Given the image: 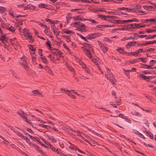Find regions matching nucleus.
Segmentation results:
<instances>
[{
    "label": "nucleus",
    "instance_id": "obj_1",
    "mask_svg": "<svg viewBox=\"0 0 156 156\" xmlns=\"http://www.w3.org/2000/svg\"><path fill=\"white\" fill-rule=\"evenodd\" d=\"M74 27L78 29V30L80 31L81 32L85 31L86 29L85 25L80 22H76L74 23Z\"/></svg>",
    "mask_w": 156,
    "mask_h": 156
},
{
    "label": "nucleus",
    "instance_id": "obj_2",
    "mask_svg": "<svg viewBox=\"0 0 156 156\" xmlns=\"http://www.w3.org/2000/svg\"><path fill=\"white\" fill-rule=\"evenodd\" d=\"M110 78L108 79V78L107 77V79L108 80L113 84L116 85L117 80L115 79L114 75L113 73H111L110 74Z\"/></svg>",
    "mask_w": 156,
    "mask_h": 156
},
{
    "label": "nucleus",
    "instance_id": "obj_3",
    "mask_svg": "<svg viewBox=\"0 0 156 156\" xmlns=\"http://www.w3.org/2000/svg\"><path fill=\"white\" fill-rule=\"evenodd\" d=\"M71 18H73V19L75 20H81L82 21H84L87 20L86 19L83 18H82V16L81 15H80L77 16H70V19H71Z\"/></svg>",
    "mask_w": 156,
    "mask_h": 156
},
{
    "label": "nucleus",
    "instance_id": "obj_4",
    "mask_svg": "<svg viewBox=\"0 0 156 156\" xmlns=\"http://www.w3.org/2000/svg\"><path fill=\"white\" fill-rule=\"evenodd\" d=\"M0 40L2 41L5 45H6V43L7 42V41L5 35H2L1 36H0Z\"/></svg>",
    "mask_w": 156,
    "mask_h": 156
},
{
    "label": "nucleus",
    "instance_id": "obj_5",
    "mask_svg": "<svg viewBox=\"0 0 156 156\" xmlns=\"http://www.w3.org/2000/svg\"><path fill=\"white\" fill-rule=\"evenodd\" d=\"M133 29H137L140 28L144 27L145 26V25H142L141 24H133Z\"/></svg>",
    "mask_w": 156,
    "mask_h": 156
},
{
    "label": "nucleus",
    "instance_id": "obj_6",
    "mask_svg": "<svg viewBox=\"0 0 156 156\" xmlns=\"http://www.w3.org/2000/svg\"><path fill=\"white\" fill-rule=\"evenodd\" d=\"M136 41H134V42L132 41L129 42L126 44V47L127 49H129L131 46H135V44L133 45L132 44H136Z\"/></svg>",
    "mask_w": 156,
    "mask_h": 156
},
{
    "label": "nucleus",
    "instance_id": "obj_7",
    "mask_svg": "<svg viewBox=\"0 0 156 156\" xmlns=\"http://www.w3.org/2000/svg\"><path fill=\"white\" fill-rule=\"evenodd\" d=\"M117 9L118 10H129V12H133V10L132 9L129 8H126V7H119Z\"/></svg>",
    "mask_w": 156,
    "mask_h": 156
},
{
    "label": "nucleus",
    "instance_id": "obj_8",
    "mask_svg": "<svg viewBox=\"0 0 156 156\" xmlns=\"http://www.w3.org/2000/svg\"><path fill=\"white\" fill-rule=\"evenodd\" d=\"M25 34L26 37H28L30 39V42L32 43L34 41V40L32 38V36L30 35V33L27 32V33H26Z\"/></svg>",
    "mask_w": 156,
    "mask_h": 156
},
{
    "label": "nucleus",
    "instance_id": "obj_9",
    "mask_svg": "<svg viewBox=\"0 0 156 156\" xmlns=\"http://www.w3.org/2000/svg\"><path fill=\"white\" fill-rule=\"evenodd\" d=\"M123 22H132L133 21L138 22L139 21V20L138 19L136 18H134L133 19L131 20H123Z\"/></svg>",
    "mask_w": 156,
    "mask_h": 156
},
{
    "label": "nucleus",
    "instance_id": "obj_10",
    "mask_svg": "<svg viewBox=\"0 0 156 156\" xmlns=\"http://www.w3.org/2000/svg\"><path fill=\"white\" fill-rule=\"evenodd\" d=\"M98 17L102 20H106L107 18H110L111 16H105L102 15H98Z\"/></svg>",
    "mask_w": 156,
    "mask_h": 156
},
{
    "label": "nucleus",
    "instance_id": "obj_11",
    "mask_svg": "<svg viewBox=\"0 0 156 156\" xmlns=\"http://www.w3.org/2000/svg\"><path fill=\"white\" fill-rule=\"evenodd\" d=\"M151 66L147 65L145 64H143L141 65V68L147 69H153V68H152L151 67Z\"/></svg>",
    "mask_w": 156,
    "mask_h": 156
},
{
    "label": "nucleus",
    "instance_id": "obj_12",
    "mask_svg": "<svg viewBox=\"0 0 156 156\" xmlns=\"http://www.w3.org/2000/svg\"><path fill=\"white\" fill-rule=\"evenodd\" d=\"M143 50L142 49H140L136 51L133 52V55L137 56L138 55V54H139L140 52H143Z\"/></svg>",
    "mask_w": 156,
    "mask_h": 156
},
{
    "label": "nucleus",
    "instance_id": "obj_13",
    "mask_svg": "<svg viewBox=\"0 0 156 156\" xmlns=\"http://www.w3.org/2000/svg\"><path fill=\"white\" fill-rule=\"evenodd\" d=\"M30 47H29V49L30 50L32 51H34V52L32 53H31V52L30 51V53L31 54H35V49L34 48V45L31 44H30L29 45Z\"/></svg>",
    "mask_w": 156,
    "mask_h": 156
},
{
    "label": "nucleus",
    "instance_id": "obj_14",
    "mask_svg": "<svg viewBox=\"0 0 156 156\" xmlns=\"http://www.w3.org/2000/svg\"><path fill=\"white\" fill-rule=\"evenodd\" d=\"M85 50L87 52V54L88 57H89L90 58H92V55L91 53L90 52V50H88V49L85 48Z\"/></svg>",
    "mask_w": 156,
    "mask_h": 156
},
{
    "label": "nucleus",
    "instance_id": "obj_15",
    "mask_svg": "<svg viewBox=\"0 0 156 156\" xmlns=\"http://www.w3.org/2000/svg\"><path fill=\"white\" fill-rule=\"evenodd\" d=\"M6 29L12 32H14L15 31V28L12 26H11L10 27H7Z\"/></svg>",
    "mask_w": 156,
    "mask_h": 156
},
{
    "label": "nucleus",
    "instance_id": "obj_16",
    "mask_svg": "<svg viewBox=\"0 0 156 156\" xmlns=\"http://www.w3.org/2000/svg\"><path fill=\"white\" fill-rule=\"evenodd\" d=\"M92 39H94L98 36L99 34L98 33H95L90 34Z\"/></svg>",
    "mask_w": 156,
    "mask_h": 156
},
{
    "label": "nucleus",
    "instance_id": "obj_17",
    "mask_svg": "<svg viewBox=\"0 0 156 156\" xmlns=\"http://www.w3.org/2000/svg\"><path fill=\"white\" fill-rule=\"evenodd\" d=\"M144 8L146 9H147L149 10H151V9L153 8L152 5H145L144 6Z\"/></svg>",
    "mask_w": 156,
    "mask_h": 156
},
{
    "label": "nucleus",
    "instance_id": "obj_18",
    "mask_svg": "<svg viewBox=\"0 0 156 156\" xmlns=\"http://www.w3.org/2000/svg\"><path fill=\"white\" fill-rule=\"evenodd\" d=\"M147 135L148 136H149L151 139L153 138V134L149 131H146Z\"/></svg>",
    "mask_w": 156,
    "mask_h": 156
},
{
    "label": "nucleus",
    "instance_id": "obj_19",
    "mask_svg": "<svg viewBox=\"0 0 156 156\" xmlns=\"http://www.w3.org/2000/svg\"><path fill=\"white\" fill-rule=\"evenodd\" d=\"M133 24H129L126 26V30H129V29H131L132 28L133 29Z\"/></svg>",
    "mask_w": 156,
    "mask_h": 156
},
{
    "label": "nucleus",
    "instance_id": "obj_20",
    "mask_svg": "<svg viewBox=\"0 0 156 156\" xmlns=\"http://www.w3.org/2000/svg\"><path fill=\"white\" fill-rule=\"evenodd\" d=\"M83 45L84 46V47H85L88 48H89L91 49H93L92 48L91 45L90 44H89L87 43H84Z\"/></svg>",
    "mask_w": 156,
    "mask_h": 156
},
{
    "label": "nucleus",
    "instance_id": "obj_21",
    "mask_svg": "<svg viewBox=\"0 0 156 156\" xmlns=\"http://www.w3.org/2000/svg\"><path fill=\"white\" fill-rule=\"evenodd\" d=\"M51 27V28L52 29V30L54 32V33L55 34L56 33V32L58 31V28H56V27L55 26H54L53 25H52Z\"/></svg>",
    "mask_w": 156,
    "mask_h": 156
},
{
    "label": "nucleus",
    "instance_id": "obj_22",
    "mask_svg": "<svg viewBox=\"0 0 156 156\" xmlns=\"http://www.w3.org/2000/svg\"><path fill=\"white\" fill-rule=\"evenodd\" d=\"M139 59H141V61L143 60V58H140L136 59L133 60L131 62V63L132 64H134L136 62H139Z\"/></svg>",
    "mask_w": 156,
    "mask_h": 156
},
{
    "label": "nucleus",
    "instance_id": "obj_23",
    "mask_svg": "<svg viewBox=\"0 0 156 156\" xmlns=\"http://www.w3.org/2000/svg\"><path fill=\"white\" fill-rule=\"evenodd\" d=\"M48 137L49 140H51L54 143L56 142L57 141L56 140L53 136H51L48 135Z\"/></svg>",
    "mask_w": 156,
    "mask_h": 156
},
{
    "label": "nucleus",
    "instance_id": "obj_24",
    "mask_svg": "<svg viewBox=\"0 0 156 156\" xmlns=\"http://www.w3.org/2000/svg\"><path fill=\"white\" fill-rule=\"evenodd\" d=\"M6 11L5 8L0 6V12L1 13L4 12Z\"/></svg>",
    "mask_w": 156,
    "mask_h": 156
},
{
    "label": "nucleus",
    "instance_id": "obj_25",
    "mask_svg": "<svg viewBox=\"0 0 156 156\" xmlns=\"http://www.w3.org/2000/svg\"><path fill=\"white\" fill-rule=\"evenodd\" d=\"M66 129H69V130L71 131L72 132H73L76 133L78 134V133H80V132L79 131H78V130L76 131V130H74L73 129H72V128H71V127H70L69 126H67Z\"/></svg>",
    "mask_w": 156,
    "mask_h": 156
},
{
    "label": "nucleus",
    "instance_id": "obj_26",
    "mask_svg": "<svg viewBox=\"0 0 156 156\" xmlns=\"http://www.w3.org/2000/svg\"><path fill=\"white\" fill-rule=\"evenodd\" d=\"M101 48H102V50L104 53H105L108 51V48L106 47L104 45Z\"/></svg>",
    "mask_w": 156,
    "mask_h": 156
},
{
    "label": "nucleus",
    "instance_id": "obj_27",
    "mask_svg": "<svg viewBox=\"0 0 156 156\" xmlns=\"http://www.w3.org/2000/svg\"><path fill=\"white\" fill-rule=\"evenodd\" d=\"M46 44L48 47L49 49L50 50H52L51 49V44H50V41H49L48 42H46Z\"/></svg>",
    "mask_w": 156,
    "mask_h": 156
},
{
    "label": "nucleus",
    "instance_id": "obj_28",
    "mask_svg": "<svg viewBox=\"0 0 156 156\" xmlns=\"http://www.w3.org/2000/svg\"><path fill=\"white\" fill-rule=\"evenodd\" d=\"M154 43H156V40H154L151 41H148L146 43V46L148 45L153 44Z\"/></svg>",
    "mask_w": 156,
    "mask_h": 156
},
{
    "label": "nucleus",
    "instance_id": "obj_29",
    "mask_svg": "<svg viewBox=\"0 0 156 156\" xmlns=\"http://www.w3.org/2000/svg\"><path fill=\"white\" fill-rule=\"evenodd\" d=\"M47 6V5L44 3L40 4L39 5V7L41 8H46V7Z\"/></svg>",
    "mask_w": 156,
    "mask_h": 156
},
{
    "label": "nucleus",
    "instance_id": "obj_30",
    "mask_svg": "<svg viewBox=\"0 0 156 156\" xmlns=\"http://www.w3.org/2000/svg\"><path fill=\"white\" fill-rule=\"evenodd\" d=\"M156 37V34L154 35H149L148 37L146 38V40L149 39H154L155 37Z\"/></svg>",
    "mask_w": 156,
    "mask_h": 156
},
{
    "label": "nucleus",
    "instance_id": "obj_31",
    "mask_svg": "<svg viewBox=\"0 0 156 156\" xmlns=\"http://www.w3.org/2000/svg\"><path fill=\"white\" fill-rule=\"evenodd\" d=\"M41 59L42 60L43 62L44 63H46L47 62V61L46 58L44 56H43L41 58Z\"/></svg>",
    "mask_w": 156,
    "mask_h": 156
},
{
    "label": "nucleus",
    "instance_id": "obj_32",
    "mask_svg": "<svg viewBox=\"0 0 156 156\" xmlns=\"http://www.w3.org/2000/svg\"><path fill=\"white\" fill-rule=\"evenodd\" d=\"M16 20L19 23V24L21 25H22L23 24V23H22V21H24V20H23L20 19H16Z\"/></svg>",
    "mask_w": 156,
    "mask_h": 156
},
{
    "label": "nucleus",
    "instance_id": "obj_33",
    "mask_svg": "<svg viewBox=\"0 0 156 156\" xmlns=\"http://www.w3.org/2000/svg\"><path fill=\"white\" fill-rule=\"evenodd\" d=\"M21 65L23 66L24 68L26 70H28V66L26 65V64L23 63H21Z\"/></svg>",
    "mask_w": 156,
    "mask_h": 156
},
{
    "label": "nucleus",
    "instance_id": "obj_34",
    "mask_svg": "<svg viewBox=\"0 0 156 156\" xmlns=\"http://www.w3.org/2000/svg\"><path fill=\"white\" fill-rule=\"evenodd\" d=\"M24 139L30 145H31V142H30V140L27 137H26L25 136L23 137Z\"/></svg>",
    "mask_w": 156,
    "mask_h": 156
},
{
    "label": "nucleus",
    "instance_id": "obj_35",
    "mask_svg": "<svg viewBox=\"0 0 156 156\" xmlns=\"http://www.w3.org/2000/svg\"><path fill=\"white\" fill-rule=\"evenodd\" d=\"M67 94L68 96L72 97L73 98L75 99L76 98V96L72 94L71 92L68 93Z\"/></svg>",
    "mask_w": 156,
    "mask_h": 156
},
{
    "label": "nucleus",
    "instance_id": "obj_36",
    "mask_svg": "<svg viewBox=\"0 0 156 156\" xmlns=\"http://www.w3.org/2000/svg\"><path fill=\"white\" fill-rule=\"evenodd\" d=\"M117 51H118L120 53L123 54H124V51H123V49L122 48H118L116 50Z\"/></svg>",
    "mask_w": 156,
    "mask_h": 156
},
{
    "label": "nucleus",
    "instance_id": "obj_37",
    "mask_svg": "<svg viewBox=\"0 0 156 156\" xmlns=\"http://www.w3.org/2000/svg\"><path fill=\"white\" fill-rule=\"evenodd\" d=\"M31 54V58L32 59V61L33 62H35L36 61V58L33 55V54Z\"/></svg>",
    "mask_w": 156,
    "mask_h": 156
},
{
    "label": "nucleus",
    "instance_id": "obj_38",
    "mask_svg": "<svg viewBox=\"0 0 156 156\" xmlns=\"http://www.w3.org/2000/svg\"><path fill=\"white\" fill-rule=\"evenodd\" d=\"M49 146H50V148L52 150H53V151H55V148L53 147V146L51 145L50 144H49Z\"/></svg>",
    "mask_w": 156,
    "mask_h": 156
},
{
    "label": "nucleus",
    "instance_id": "obj_39",
    "mask_svg": "<svg viewBox=\"0 0 156 156\" xmlns=\"http://www.w3.org/2000/svg\"><path fill=\"white\" fill-rule=\"evenodd\" d=\"M137 36L139 37V38H144V37H147L148 36L146 35V34H145V35H137Z\"/></svg>",
    "mask_w": 156,
    "mask_h": 156
},
{
    "label": "nucleus",
    "instance_id": "obj_40",
    "mask_svg": "<svg viewBox=\"0 0 156 156\" xmlns=\"http://www.w3.org/2000/svg\"><path fill=\"white\" fill-rule=\"evenodd\" d=\"M142 73L144 74H151V72L149 71H144L142 72Z\"/></svg>",
    "mask_w": 156,
    "mask_h": 156
},
{
    "label": "nucleus",
    "instance_id": "obj_41",
    "mask_svg": "<svg viewBox=\"0 0 156 156\" xmlns=\"http://www.w3.org/2000/svg\"><path fill=\"white\" fill-rule=\"evenodd\" d=\"M98 42L100 48L104 46V45L101 41H98Z\"/></svg>",
    "mask_w": 156,
    "mask_h": 156
},
{
    "label": "nucleus",
    "instance_id": "obj_42",
    "mask_svg": "<svg viewBox=\"0 0 156 156\" xmlns=\"http://www.w3.org/2000/svg\"><path fill=\"white\" fill-rule=\"evenodd\" d=\"M25 121L27 122L29 125H32V123L31 122H30V121L29 119H26Z\"/></svg>",
    "mask_w": 156,
    "mask_h": 156
},
{
    "label": "nucleus",
    "instance_id": "obj_43",
    "mask_svg": "<svg viewBox=\"0 0 156 156\" xmlns=\"http://www.w3.org/2000/svg\"><path fill=\"white\" fill-rule=\"evenodd\" d=\"M39 126H41V127L44 128L45 129H47V127L49 126H49H48L47 125H45L44 124H41L39 125Z\"/></svg>",
    "mask_w": 156,
    "mask_h": 156
},
{
    "label": "nucleus",
    "instance_id": "obj_44",
    "mask_svg": "<svg viewBox=\"0 0 156 156\" xmlns=\"http://www.w3.org/2000/svg\"><path fill=\"white\" fill-rule=\"evenodd\" d=\"M153 77H152L151 76H145V77L144 79V80H146L147 79H149L150 80L151 79H152L154 77V76H153Z\"/></svg>",
    "mask_w": 156,
    "mask_h": 156
},
{
    "label": "nucleus",
    "instance_id": "obj_45",
    "mask_svg": "<svg viewBox=\"0 0 156 156\" xmlns=\"http://www.w3.org/2000/svg\"><path fill=\"white\" fill-rule=\"evenodd\" d=\"M42 50L41 49H38V54H39L41 57L43 56L42 55Z\"/></svg>",
    "mask_w": 156,
    "mask_h": 156
},
{
    "label": "nucleus",
    "instance_id": "obj_46",
    "mask_svg": "<svg viewBox=\"0 0 156 156\" xmlns=\"http://www.w3.org/2000/svg\"><path fill=\"white\" fill-rule=\"evenodd\" d=\"M25 9H31V5H28L25 7Z\"/></svg>",
    "mask_w": 156,
    "mask_h": 156
},
{
    "label": "nucleus",
    "instance_id": "obj_47",
    "mask_svg": "<svg viewBox=\"0 0 156 156\" xmlns=\"http://www.w3.org/2000/svg\"><path fill=\"white\" fill-rule=\"evenodd\" d=\"M115 23H117L118 24H121L122 23H124L123 22V20H115Z\"/></svg>",
    "mask_w": 156,
    "mask_h": 156
},
{
    "label": "nucleus",
    "instance_id": "obj_48",
    "mask_svg": "<svg viewBox=\"0 0 156 156\" xmlns=\"http://www.w3.org/2000/svg\"><path fill=\"white\" fill-rule=\"evenodd\" d=\"M137 46H146V43H141L138 44H137Z\"/></svg>",
    "mask_w": 156,
    "mask_h": 156
},
{
    "label": "nucleus",
    "instance_id": "obj_49",
    "mask_svg": "<svg viewBox=\"0 0 156 156\" xmlns=\"http://www.w3.org/2000/svg\"><path fill=\"white\" fill-rule=\"evenodd\" d=\"M133 132L134 133H135V134L139 135V134H140V133L138 131L135 130V129H133Z\"/></svg>",
    "mask_w": 156,
    "mask_h": 156
},
{
    "label": "nucleus",
    "instance_id": "obj_50",
    "mask_svg": "<svg viewBox=\"0 0 156 156\" xmlns=\"http://www.w3.org/2000/svg\"><path fill=\"white\" fill-rule=\"evenodd\" d=\"M88 20L90 21L92 23H98V22L94 20H93V19H90L89 20Z\"/></svg>",
    "mask_w": 156,
    "mask_h": 156
},
{
    "label": "nucleus",
    "instance_id": "obj_51",
    "mask_svg": "<svg viewBox=\"0 0 156 156\" xmlns=\"http://www.w3.org/2000/svg\"><path fill=\"white\" fill-rule=\"evenodd\" d=\"M45 69L46 71L48 72H49V71L51 70V69H50V67L47 66H46L45 67Z\"/></svg>",
    "mask_w": 156,
    "mask_h": 156
},
{
    "label": "nucleus",
    "instance_id": "obj_52",
    "mask_svg": "<svg viewBox=\"0 0 156 156\" xmlns=\"http://www.w3.org/2000/svg\"><path fill=\"white\" fill-rule=\"evenodd\" d=\"M46 21L47 22H50L51 23V24H54V21H51V20L48 19H45Z\"/></svg>",
    "mask_w": 156,
    "mask_h": 156
},
{
    "label": "nucleus",
    "instance_id": "obj_53",
    "mask_svg": "<svg viewBox=\"0 0 156 156\" xmlns=\"http://www.w3.org/2000/svg\"><path fill=\"white\" fill-rule=\"evenodd\" d=\"M146 32L148 33H152L153 32H154V30H151L149 29H147V30H146Z\"/></svg>",
    "mask_w": 156,
    "mask_h": 156
},
{
    "label": "nucleus",
    "instance_id": "obj_54",
    "mask_svg": "<svg viewBox=\"0 0 156 156\" xmlns=\"http://www.w3.org/2000/svg\"><path fill=\"white\" fill-rule=\"evenodd\" d=\"M63 31L64 33H66L68 34H69L72 32V31L70 30H69L68 31L63 30Z\"/></svg>",
    "mask_w": 156,
    "mask_h": 156
},
{
    "label": "nucleus",
    "instance_id": "obj_55",
    "mask_svg": "<svg viewBox=\"0 0 156 156\" xmlns=\"http://www.w3.org/2000/svg\"><path fill=\"white\" fill-rule=\"evenodd\" d=\"M56 50V51H54L53 53L55 55H58V54H57V51H58V49H56L55 48H53V49H52V50Z\"/></svg>",
    "mask_w": 156,
    "mask_h": 156
},
{
    "label": "nucleus",
    "instance_id": "obj_56",
    "mask_svg": "<svg viewBox=\"0 0 156 156\" xmlns=\"http://www.w3.org/2000/svg\"><path fill=\"white\" fill-rule=\"evenodd\" d=\"M91 60H92V62L93 63H94V64H95L96 65H97V66H98V64L97 63V62H96V59H91Z\"/></svg>",
    "mask_w": 156,
    "mask_h": 156
},
{
    "label": "nucleus",
    "instance_id": "obj_57",
    "mask_svg": "<svg viewBox=\"0 0 156 156\" xmlns=\"http://www.w3.org/2000/svg\"><path fill=\"white\" fill-rule=\"evenodd\" d=\"M38 138L37 137H36V139L34 140V141L35 142H38L40 144H41V141L38 139Z\"/></svg>",
    "mask_w": 156,
    "mask_h": 156
},
{
    "label": "nucleus",
    "instance_id": "obj_58",
    "mask_svg": "<svg viewBox=\"0 0 156 156\" xmlns=\"http://www.w3.org/2000/svg\"><path fill=\"white\" fill-rule=\"evenodd\" d=\"M86 38L87 39H90L92 40L91 37V34H89L88 35H87L86 37Z\"/></svg>",
    "mask_w": 156,
    "mask_h": 156
},
{
    "label": "nucleus",
    "instance_id": "obj_59",
    "mask_svg": "<svg viewBox=\"0 0 156 156\" xmlns=\"http://www.w3.org/2000/svg\"><path fill=\"white\" fill-rule=\"evenodd\" d=\"M155 50L154 48H150L147 49V51H148L153 52V51H154Z\"/></svg>",
    "mask_w": 156,
    "mask_h": 156
},
{
    "label": "nucleus",
    "instance_id": "obj_60",
    "mask_svg": "<svg viewBox=\"0 0 156 156\" xmlns=\"http://www.w3.org/2000/svg\"><path fill=\"white\" fill-rule=\"evenodd\" d=\"M39 91L37 90H35L32 91V92L33 94H37V95L38 94Z\"/></svg>",
    "mask_w": 156,
    "mask_h": 156
},
{
    "label": "nucleus",
    "instance_id": "obj_61",
    "mask_svg": "<svg viewBox=\"0 0 156 156\" xmlns=\"http://www.w3.org/2000/svg\"><path fill=\"white\" fill-rule=\"evenodd\" d=\"M27 131L31 133H34V132L31 130V129H30V128H28L27 129Z\"/></svg>",
    "mask_w": 156,
    "mask_h": 156
},
{
    "label": "nucleus",
    "instance_id": "obj_62",
    "mask_svg": "<svg viewBox=\"0 0 156 156\" xmlns=\"http://www.w3.org/2000/svg\"><path fill=\"white\" fill-rule=\"evenodd\" d=\"M139 76L140 77V78H142V79H143L144 80V79L145 77V75H144L143 74H140L139 75Z\"/></svg>",
    "mask_w": 156,
    "mask_h": 156
},
{
    "label": "nucleus",
    "instance_id": "obj_63",
    "mask_svg": "<svg viewBox=\"0 0 156 156\" xmlns=\"http://www.w3.org/2000/svg\"><path fill=\"white\" fill-rule=\"evenodd\" d=\"M139 76L140 77V78H142V79H143L144 80V79L145 77V75H144L143 74H140L139 75Z\"/></svg>",
    "mask_w": 156,
    "mask_h": 156
},
{
    "label": "nucleus",
    "instance_id": "obj_64",
    "mask_svg": "<svg viewBox=\"0 0 156 156\" xmlns=\"http://www.w3.org/2000/svg\"><path fill=\"white\" fill-rule=\"evenodd\" d=\"M114 145L115 146H116L118 148L120 146L117 143H115Z\"/></svg>",
    "mask_w": 156,
    "mask_h": 156
}]
</instances>
